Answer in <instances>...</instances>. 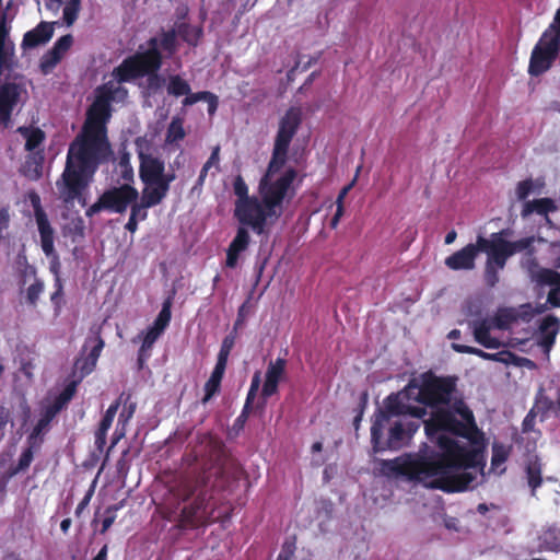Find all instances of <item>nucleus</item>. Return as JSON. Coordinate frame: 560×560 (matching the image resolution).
<instances>
[{
  "label": "nucleus",
  "instance_id": "nucleus-47",
  "mask_svg": "<svg viewBox=\"0 0 560 560\" xmlns=\"http://www.w3.org/2000/svg\"><path fill=\"white\" fill-rule=\"evenodd\" d=\"M147 78V90L150 94H155L163 86L165 80L159 72H152Z\"/></svg>",
  "mask_w": 560,
  "mask_h": 560
},
{
  "label": "nucleus",
  "instance_id": "nucleus-42",
  "mask_svg": "<svg viewBox=\"0 0 560 560\" xmlns=\"http://www.w3.org/2000/svg\"><path fill=\"white\" fill-rule=\"evenodd\" d=\"M80 11V0H70L63 8V21L67 25H72Z\"/></svg>",
  "mask_w": 560,
  "mask_h": 560
},
{
  "label": "nucleus",
  "instance_id": "nucleus-25",
  "mask_svg": "<svg viewBox=\"0 0 560 560\" xmlns=\"http://www.w3.org/2000/svg\"><path fill=\"white\" fill-rule=\"evenodd\" d=\"M166 195L167 192L163 186L150 185L143 188L140 200L143 202V206L152 208L160 205Z\"/></svg>",
  "mask_w": 560,
  "mask_h": 560
},
{
  "label": "nucleus",
  "instance_id": "nucleus-54",
  "mask_svg": "<svg viewBox=\"0 0 560 560\" xmlns=\"http://www.w3.org/2000/svg\"><path fill=\"white\" fill-rule=\"evenodd\" d=\"M485 281L489 287H494L499 282V270L498 268H495V266H490V264H486Z\"/></svg>",
  "mask_w": 560,
  "mask_h": 560
},
{
  "label": "nucleus",
  "instance_id": "nucleus-44",
  "mask_svg": "<svg viewBox=\"0 0 560 560\" xmlns=\"http://www.w3.org/2000/svg\"><path fill=\"white\" fill-rule=\"evenodd\" d=\"M55 291L50 295V301L57 312L60 311L63 304V284L60 277L55 278Z\"/></svg>",
  "mask_w": 560,
  "mask_h": 560
},
{
  "label": "nucleus",
  "instance_id": "nucleus-17",
  "mask_svg": "<svg viewBox=\"0 0 560 560\" xmlns=\"http://www.w3.org/2000/svg\"><path fill=\"white\" fill-rule=\"evenodd\" d=\"M250 225H242L236 230V234L226 249L225 265L229 268H235L241 253L247 249L250 243V235L248 232Z\"/></svg>",
  "mask_w": 560,
  "mask_h": 560
},
{
  "label": "nucleus",
  "instance_id": "nucleus-31",
  "mask_svg": "<svg viewBox=\"0 0 560 560\" xmlns=\"http://www.w3.org/2000/svg\"><path fill=\"white\" fill-rule=\"evenodd\" d=\"M191 91L189 83L184 80L180 75H171L167 84V93L175 97L189 94Z\"/></svg>",
  "mask_w": 560,
  "mask_h": 560
},
{
  "label": "nucleus",
  "instance_id": "nucleus-59",
  "mask_svg": "<svg viewBox=\"0 0 560 560\" xmlns=\"http://www.w3.org/2000/svg\"><path fill=\"white\" fill-rule=\"evenodd\" d=\"M162 332L159 330H155V328L150 327L142 340V343L144 345V348H152L156 339L160 337Z\"/></svg>",
  "mask_w": 560,
  "mask_h": 560
},
{
  "label": "nucleus",
  "instance_id": "nucleus-61",
  "mask_svg": "<svg viewBox=\"0 0 560 560\" xmlns=\"http://www.w3.org/2000/svg\"><path fill=\"white\" fill-rule=\"evenodd\" d=\"M278 385H279V383L265 378V383H264L262 389H261V396L264 398L271 397L272 395H275L278 392Z\"/></svg>",
  "mask_w": 560,
  "mask_h": 560
},
{
  "label": "nucleus",
  "instance_id": "nucleus-23",
  "mask_svg": "<svg viewBox=\"0 0 560 560\" xmlns=\"http://www.w3.org/2000/svg\"><path fill=\"white\" fill-rule=\"evenodd\" d=\"M525 478L530 488L532 495L542 485V463L537 455L527 458L524 467Z\"/></svg>",
  "mask_w": 560,
  "mask_h": 560
},
{
  "label": "nucleus",
  "instance_id": "nucleus-18",
  "mask_svg": "<svg viewBox=\"0 0 560 560\" xmlns=\"http://www.w3.org/2000/svg\"><path fill=\"white\" fill-rule=\"evenodd\" d=\"M534 278L539 284L552 287L548 293L547 302L552 307H560V272L548 268H540Z\"/></svg>",
  "mask_w": 560,
  "mask_h": 560
},
{
  "label": "nucleus",
  "instance_id": "nucleus-6",
  "mask_svg": "<svg viewBox=\"0 0 560 560\" xmlns=\"http://www.w3.org/2000/svg\"><path fill=\"white\" fill-rule=\"evenodd\" d=\"M162 66L150 54L137 50L113 69L112 78L117 84L132 83L152 72H159Z\"/></svg>",
  "mask_w": 560,
  "mask_h": 560
},
{
  "label": "nucleus",
  "instance_id": "nucleus-13",
  "mask_svg": "<svg viewBox=\"0 0 560 560\" xmlns=\"http://www.w3.org/2000/svg\"><path fill=\"white\" fill-rule=\"evenodd\" d=\"M21 86L14 82H5L0 85V124L8 127L12 113L21 96Z\"/></svg>",
  "mask_w": 560,
  "mask_h": 560
},
{
  "label": "nucleus",
  "instance_id": "nucleus-21",
  "mask_svg": "<svg viewBox=\"0 0 560 560\" xmlns=\"http://www.w3.org/2000/svg\"><path fill=\"white\" fill-rule=\"evenodd\" d=\"M469 325L472 328L476 342L480 346L487 349H499L502 346L501 341L490 334L493 326L490 319L474 320Z\"/></svg>",
  "mask_w": 560,
  "mask_h": 560
},
{
  "label": "nucleus",
  "instance_id": "nucleus-52",
  "mask_svg": "<svg viewBox=\"0 0 560 560\" xmlns=\"http://www.w3.org/2000/svg\"><path fill=\"white\" fill-rule=\"evenodd\" d=\"M533 180L530 178L522 180L517 184L516 195L520 200H525L533 190Z\"/></svg>",
  "mask_w": 560,
  "mask_h": 560
},
{
  "label": "nucleus",
  "instance_id": "nucleus-35",
  "mask_svg": "<svg viewBox=\"0 0 560 560\" xmlns=\"http://www.w3.org/2000/svg\"><path fill=\"white\" fill-rule=\"evenodd\" d=\"M121 404L124 405V408L119 413L118 423L126 425L136 412L137 402L131 399L130 393H125Z\"/></svg>",
  "mask_w": 560,
  "mask_h": 560
},
{
  "label": "nucleus",
  "instance_id": "nucleus-30",
  "mask_svg": "<svg viewBox=\"0 0 560 560\" xmlns=\"http://www.w3.org/2000/svg\"><path fill=\"white\" fill-rule=\"evenodd\" d=\"M177 31L175 28H171L167 31H163L160 37V47L161 51H165L167 57H172L176 54L178 49L177 45Z\"/></svg>",
  "mask_w": 560,
  "mask_h": 560
},
{
  "label": "nucleus",
  "instance_id": "nucleus-19",
  "mask_svg": "<svg viewBox=\"0 0 560 560\" xmlns=\"http://www.w3.org/2000/svg\"><path fill=\"white\" fill-rule=\"evenodd\" d=\"M560 330V319L555 315L544 317L538 327L537 343L549 352L556 342V337Z\"/></svg>",
  "mask_w": 560,
  "mask_h": 560
},
{
  "label": "nucleus",
  "instance_id": "nucleus-62",
  "mask_svg": "<svg viewBox=\"0 0 560 560\" xmlns=\"http://www.w3.org/2000/svg\"><path fill=\"white\" fill-rule=\"evenodd\" d=\"M176 178L175 173L162 172V175L156 180L155 185L163 186L164 190L168 192L171 183Z\"/></svg>",
  "mask_w": 560,
  "mask_h": 560
},
{
  "label": "nucleus",
  "instance_id": "nucleus-53",
  "mask_svg": "<svg viewBox=\"0 0 560 560\" xmlns=\"http://www.w3.org/2000/svg\"><path fill=\"white\" fill-rule=\"evenodd\" d=\"M118 509H119L118 505H112L106 509L107 515L102 521L101 534H105L110 528V526L114 524L115 518H116L114 512H116Z\"/></svg>",
  "mask_w": 560,
  "mask_h": 560
},
{
  "label": "nucleus",
  "instance_id": "nucleus-4",
  "mask_svg": "<svg viewBox=\"0 0 560 560\" xmlns=\"http://www.w3.org/2000/svg\"><path fill=\"white\" fill-rule=\"evenodd\" d=\"M273 174H270L272 176ZM269 175H265L259 185L261 199L260 207L264 215L262 222L258 228H253V232L262 235L268 232V226L272 225L281 217V206L287 192L296 177L294 168H288L278 179L268 183Z\"/></svg>",
  "mask_w": 560,
  "mask_h": 560
},
{
  "label": "nucleus",
  "instance_id": "nucleus-50",
  "mask_svg": "<svg viewBox=\"0 0 560 560\" xmlns=\"http://www.w3.org/2000/svg\"><path fill=\"white\" fill-rule=\"evenodd\" d=\"M33 457H34V454H33V450H32V445H31L30 447L25 448L22 452L14 472L26 470L30 467V465L33 460Z\"/></svg>",
  "mask_w": 560,
  "mask_h": 560
},
{
  "label": "nucleus",
  "instance_id": "nucleus-22",
  "mask_svg": "<svg viewBox=\"0 0 560 560\" xmlns=\"http://www.w3.org/2000/svg\"><path fill=\"white\" fill-rule=\"evenodd\" d=\"M164 171L165 165L162 160L151 155L141 156L139 176L145 186L155 185Z\"/></svg>",
  "mask_w": 560,
  "mask_h": 560
},
{
  "label": "nucleus",
  "instance_id": "nucleus-15",
  "mask_svg": "<svg viewBox=\"0 0 560 560\" xmlns=\"http://www.w3.org/2000/svg\"><path fill=\"white\" fill-rule=\"evenodd\" d=\"M478 253H480V249L477 238L475 244H468L446 257L445 266L451 270H471L475 268V261Z\"/></svg>",
  "mask_w": 560,
  "mask_h": 560
},
{
  "label": "nucleus",
  "instance_id": "nucleus-7",
  "mask_svg": "<svg viewBox=\"0 0 560 560\" xmlns=\"http://www.w3.org/2000/svg\"><path fill=\"white\" fill-rule=\"evenodd\" d=\"M233 191L236 196L233 217L242 225L258 228L264 220L260 200L256 196L248 195V186L242 175H237L233 182Z\"/></svg>",
  "mask_w": 560,
  "mask_h": 560
},
{
  "label": "nucleus",
  "instance_id": "nucleus-24",
  "mask_svg": "<svg viewBox=\"0 0 560 560\" xmlns=\"http://www.w3.org/2000/svg\"><path fill=\"white\" fill-rule=\"evenodd\" d=\"M557 210L555 201L550 198H539L532 201H527L522 210V215L527 217L533 212L541 215H547L549 212Z\"/></svg>",
  "mask_w": 560,
  "mask_h": 560
},
{
  "label": "nucleus",
  "instance_id": "nucleus-9",
  "mask_svg": "<svg viewBox=\"0 0 560 560\" xmlns=\"http://www.w3.org/2000/svg\"><path fill=\"white\" fill-rule=\"evenodd\" d=\"M28 200L34 210V218L40 237V247L43 253L51 258L50 271L55 278L59 276V257L55 250V231L48 220L47 213L42 206V200L36 191L28 192Z\"/></svg>",
  "mask_w": 560,
  "mask_h": 560
},
{
  "label": "nucleus",
  "instance_id": "nucleus-2",
  "mask_svg": "<svg viewBox=\"0 0 560 560\" xmlns=\"http://www.w3.org/2000/svg\"><path fill=\"white\" fill-rule=\"evenodd\" d=\"M189 470L180 474L170 486L177 505L184 504L178 526L199 527L210 523V505L215 482L225 481V446L211 434H202L192 451L185 456Z\"/></svg>",
  "mask_w": 560,
  "mask_h": 560
},
{
  "label": "nucleus",
  "instance_id": "nucleus-51",
  "mask_svg": "<svg viewBox=\"0 0 560 560\" xmlns=\"http://www.w3.org/2000/svg\"><path fill=\"white\" fill-rule=\"evenodd\" d=\"M11 222V214L8 207H0V241L4 237Z\"/></svg>",
  "mask_w": 560,
  "mask_h": 560
},
{
  "label": "nucleus",
  "instance_id": "nucleus-32",
  "mask_svg": "<svg viewBox=\"0 0 560 560\" xmlns=\"http://www.w3.org/2000/svg\"><path fill=\"white\" fill-rule=\"evenodd\" d=\"M43 171V155L30 156L23 165V174L32 180H37L42 177Z\"/></svg>",
  "mask_w": 560,
  "mask_h": 560
},
{
  "label": "nucleus",
  "instance_id": "nucleus-26",
  "mask_svg": "<svg viewBox=\"0 0 560 560\" xmlns=\"http://www.w3.org/2000/svg\"><path fill=\"white\" fill-rule=\"evenodd\" d=\"M225 370L214 368L209 380L205 384V396L202 404L208 402L220 390L221 382L224 376Z\"/></svg>",
  "mask_w": 560,
  "mask_h": 560
},
{
  "label": "nucleus",
  "instance_id": "nucleus-57",
  "mask_svg": "<svg viewBox=\"0 0 560 560\" xmlns=\"http://www.w3.org/2000/svg\"><path fill=\"white\" fill-rule=\"evenodd\" d=\"M185 95H186V97L183 100V105L191 106V105L196 104L197 102L203 101L206 98V96L209 95V91H201V92H197V93H191V91H190L189 94H185Z\"/></svg>",
  "mask_w": 560,
  "mask_h": 560
},
{
  "label": "nucleus",
  "instance_id": "nucleus-37",
  "mask_svg": "<svg viewBox=\"0 0 560 560\" xmlns=\"http://www.w3.org/2000/svg\"><path fill=\"white\" fill-rule=\"evenodd\" d=\"M125 397V392H122L118 399L115 400L106 410L105 415L103 416L101 422H100V425L98 428L103 429V430H109V428L112 427V423L114 421V418L121 405V401H122V398Z\"/></svg>",
  "mask_w": 560,
  "mask_h": 560
},
{
  "label": "nucleus",
  "instance_id": "nucleus-46",
  "mask_svg": "<svg viewBox=\"0 0 560 560\" xmlns=\"http://www.w3.org/2000/svg\"><path fill=\"white\" fill-rule=\"evenodd\" d=\"M148 48L142 50L144 54H150L153 59L163 65V54L160 47V39L158 37H151L147 42Z\"/></svg>",
  "mask_w": 560,
  "mask_h": 560
},
{
  "label": "nucleus",
  "instance_id": "nucleus-11",
  "mask_svg": "<svg viewBox=\"0 0 560 560\" xmlns=\"http://www.w3.org/2000/svg\"><path fill=\"white\" fill-rule=\"evenodd\" d=\"M416 382L409 384L398 393H392L384 399L383 408L374 413V420L390 422L394 417L406 416L410 400L415 401Z\"/></svg>",
  "mask_w": 560,
  "mask_h": 560
},
{
  "label": "nucleus",
  "instance_id": "nucleus-28",
  "mask_svg": "<svg viewBox=\"0 0 560 560\" xmlns=\"http://www.w3.org/2000/svg\"><path fill=\"white\" fill-rule=\"evenodd\" d=\"M177 33L184 42L196 47L203 35V31L199 26H192L188 23H180Z\"/></svg>",
  "mask_w": 560,
  "mask_h": 560
},
{
  "label": "nucleus",
  "instance_id": "nucleus-10",
  "mask_svg": "<svg viewBox=\"0 0 560 560\" xmlns=\"http://www.w3.org/2000/svg\"><path fill=\"white\" fill-rule=\"evenodd\" d=\"M408 442L402 421L380 422V420H373L371 444L374 453H381L386 450L398 451L407 445Z\"/></svg>",
  "mask_w": 560,
  "mask_h": 560
},
{
  "label": "nucleus",
  "instance_id": "nucleus-3",
  "mask_svg": "<svg viewBox=\"0 0 560 560\" xmlns=\"http://www.w3.org/2000/svg\"><path fill=\"white\" fill-rule=\"evenodd\" d=\"M112 107L94 101L86 110L80 132L69 144L66 165L56 182L59 198L65 203L80 200L102 164L114 155L107 135Z\"/></svg>",
  "mask_w": 560,
  "mask_h": 560
},
{
  "label": "nucleus",
  "instance_id": "nucleus-12",
  "mask_svg": "<svg viewBox=\"0 0 560 560\" xmlns=\"http://www.w3.org/2000/svg\"><path fill=\"white\" fill-rule=\"evenodd\" d=\"M105 346L98 327L92 336L85 339L81 357L74 362V368L80 372V380L92 373Z\"/></svg>",
  "mask_w": 560,
  "mask_h": 560
},
{
  "label": "nucleus",
  "instance_id": "nucleus-34",
  "mask_svg": "<svg viewBox=\"0 0 560 560\" xmlns=\"http://www.w3.org/2000/svg\"><path fill=\"white\" fill-rule=\"evenodd\" d=\"M285 366V359L277 358L275 361H270L266 371V380L279 383L284 375Z\"/></svg>",
  "mask_w": 560,
  "mask_h": 560
},
{
  "label": "nucleus",
  "instance_id": "nucleus-40",
  "mask_svg": "<svg viewBox=\"0 0 560 560\" xmlns=\"http://www.w3.org/2000/svg\"><path fill=\"white\" fill-rule=\"evenodd\" d=\"M535 237L528 236L524 237L514 242L508 241V246L511 252V256H513L516 253L525 250L526 253H529L532 249H534Z\"/></svg>",
  "mask_w": 560,
  "mask_h": 560
},
{
  "label": "nucleus",
  "instance_id": "nucleus-55",
  "mask_svg": "<svg viewBox=\"0 0 560 560\" xmlns=\"http://www.w3.org/2000/svg\"><path fill=\"white\" fill-rule=\"evenodd\" d=\"M535 248L532 249L529 253H525L523 258V266H525L530 273L534 275L535 270L538 269L539 265L537 261V258L535 257Z\"/></svg>",
  "mask_w": 560,
  "mask_h": 560
},
{
  "label": "nucleus",
  "instance_id": "nucleus-39",
  "mask_svg": "<svg viewBox=\"0 0 560 560\" xmlns=\"http://www.w3.org/2000/svg\"><path fill=\"white\" fill-rule=\"evenodd\" d=\"M44 282L35 278L34 282L26 289V303L31 306H36L40 294L44 292Z\"/></svg>",
  "mask_w": 560,
  "mask_h": 560
},
{
  "label": "nucleus",
  "instance_id": "nucleus-43",
  "mask_svg": "<svg viewBox=\"0 0 560 560\" xmlns=\"http://www.w3.org/2000/svg\"><path fill=\"white\" fill-rule=\"evenodd\" d=\"M452 349L454 351H456L457 353L474 354L483 360H487V361L490 360V353L486 352L479 348L454 342V343H452Z\"/></svg>",
  "mask_w": 560,
  "mask_h": 560
},
{
  "label": "nucleus",
  "instance_id": "nucleus-41",
  "mask_svg": "<svg viewBox=\"0 0 560 560\" xmlns=\"http://www.w3.org/2000/svg\"><path fill=\"white\" fill-rule=\"evenodd\" d=\"M96 102L104 103L105 106L112 107V102H114L113 94V83L107 82L96 89Z\"/></svg>",
  "mask_w": 560,
  "mask_h": 560
},
{
  "label": "nucleus",
  "instance_id": "nucleus-20",
  "mask_svg": "<svg viewBox=\"0 0 560 560\" xmlns=\"http://www.w3.org/2000/svg\"><path fill=\"white\" fill-rule=\"evenodd\" d=\"M54 23L42 21L33 30L26 32L22 39L23 49H32L48 43L54 35Z\"/></svg>",
  "mask_w": 560,
  "mask_h": 560
},
{
  "label": "nucleus",
  "instance_id": "nucleus-58",
  "mask_svg": "<svg viewBox=\"0 0 560 560\" xmlns=\"http://www.w3.org/2000/svg\"><path fill=\"white\" fill-rule=\"evenodd\" d=\"M508 451L503 446L494 445L492 450V464L500 465L508 459Z\"/></svg>",
  "mask_w": 560,
  "mask_h": 560
},
{
  "label": "nucleus",
  "instance_id": "nucleus-49",
  "mask_svg": "<svg viewBox=\"0 0 560 560\" xmlns=\"http://www.w3.org/2000/svg\"><path fill=\"white\" fill-rule=\"evenodd\" d=\"M130 207V215L136 218L138 221H144L148 217L147 209H149L147 206H143V202L141 200L132 201Z\"/></svg>",
  "mask_w": 560,
  "mask_h": 560
},
{
  "label": "nucleus",
  "instance_id": "nucleus-5",
  "mask_svg": "<svg viewBox=\"0 0 560 560\" xmlns=\"http://www.w3.org/2000/svg\"><path fill=\"white\" fill-rule=\"evenodd\" d=\"M302 119L301 108L294 106L290 107L280 118L267 175L280 172L285 165L290 144L302 124Z\"/></svg>",
  "mask_w": 560,
  "mask_h": 560
},
{
  "label": "nucleus",
  "instance_id": "nucleus-14",
  "mask_svg": "<svg viewBox=\"0 0 560 560\" xmlns=\"http://www.w3.org/2000/svg\"><path fill=\"white\" fill-rule=\"evenodd\" d=\"M73 37L66 34L57 39L54 46L40 58L39 68L44 74H48L60 62L63 55L71 48Z\"/></svg>",
  "mask_w": 560,
  "mask_h": 560
},
{
  "label": "nucleus",
  "instance_id": "nucleus-64",
  "mask_svg": "<svg viewBox=\"0 0 560 560\" xmlns=\"http://www.w3.org/2000/svg\"><path fill=\"white\" fill-rule=\"evenodd\" d=\"M107 431L108 430H103L101 428H98L95 432V446L96 448L102 452L105 444H106V436H107Z\"/></svg>",
  "mask_w": 560,
  "mask_h": 560
},
{
  "label": "nucleus",
  "instance_id": "nucleus-38",
  "mask_svg": "<svg viewBox=\"0 0 560 560\" xmlns=\"http://www.w3.org/2000/svg\"><path fill=\"white\" fill-rule=\"evenodd\" d=\"M186 133L183 127V122L179 118H174L168 125L166 131V141L170 143L180 141L185 138Z\"/></svg>",
  "mask_w": 560,
  "mask_h": 560
},
{
  "label": "nucleus",
  "instance_id": "nucleus-1",
  "mask_svg": "<svg viewBox=\"0 0 560 560\" xmlns=\"http://www.w3.org/2000/svg\"><path fill=\"white\" fill-rule=\"evenodd\" d=\"M457 381L454 375L438 376L432 372L421 375V384L416 383L415 401L436 408L424 421V431L430 440L436 435L440 452L383 459L380 464L383 475L405 477L448 493L464 491L475 480V475L466 470L483 464L486 439L464 399L452 402Z\"/></svg>",
  "mask_w": 560,
  "mask_h": 560
},
{
  "label": "nucleus",
  "instance_id": "nucleus-27",
  "mask_svg": "<svg viewBox=\"0 0 560 560\" xmlns=\"http://www.w3.org/2000/svg\"><path fill=\"white\" fill-rule=\"evenodd\" d=\"M19 132L26 139L25 150L34 151L45 141V132L39 128L20 127Z\"/></svg>",
  "mask_w": 560,
  "mask_h": 560
},
{
  "label": "nucleus",
  "instance_id": "nucleus-45",
  "mask_svg": "<svg viewBox=\"0 0 560 560\" xmlns=\"http://www.w3.org/2000/svg\"><path fill=\"white\" fill-rule=\"evenodd\" d=\"M517 360H518V357L515 353H513L509 350H502V351H499L495 353H490L489 361L500 362V363H504V364L509 365V364H516Z\"/></svg>",
  "mask_w": 560,
  "mask_h": 560
},
{
  "label": "nucleus",
  "instance_id": "nucleus-36",
  "mask_svg": "<svg viewBox=\"0 0 560 560\" xmlns=\"http://www.w3.org/2000/svg\"><path fill=\"white\" fill-rule=\"evenodd\" d=\"M79 381H71L66 385L61 393L55 398L54 402L57 405V409H62L73 398L77 393Z\"/></svg>",
  "mask_w": 560,
  "mask_h": 560
},
{
  "label": "nucleus",
  "instance_id": "nucleus-16",
  "mask_svg": "<svg viewBox=\"0 0 560 560\" xmlns=\"http://www.w3.org/2000/svg\"><path fill=\"white\" fill-rule=\"evenodd\" d=\"M506 231L492 233L490 238H486L481 235L478 236V245L480 252L487 253L490 258H501L508 260L511 257V252L508 246V241L502 236Z\"/></svg>",
  "mask_w": 560,
  "mask_h": 560
},
{
  "label": "nucleus",
  "instance_id": "nucleus-8",
  "mask_svg": "<svg viewBox=\"0 0 560 560\" xmlns=\"http://www.w3.org/2000/svg\"><path fill=\"white\" fill-rule=\"evenodd\" d=\"M139 199V192L131 184L124 183L113 186L103 191L97 200L91 205L85 214L92 217L101 211L124 213L132 203Z\"/></svg>",
  "mask_w": 560,
  "mask_h": 560
},
{
  "label": "nucleus",
  "instance_id": "nucleus-33",
  "mask_svg": "<svg viewBox=\"0 0 560 560\" xmlns=\"http://www.w3.org/2000/svg\"><path fill=\"white\" fill-rule=\"evenodd\" d=\"M171 308H172V298H167L163 302L162 308L153 323L152 327L155 328V330L163 332L165 330V328L168 326L171 318H172Z\"/></svg>",
  "mask_w": 560,
  "mask_h": 560
},
{
  "label": "nucleus",
  "instance_id": "nucleus-48",
  "mask_svg": "<svg viewBox=\"0 0 560 560\" xmlns=\"http://www.w3.org/2000/svg\"><path fill=\"white\" fill-rule=\"evenodd\" d=\"M14 46L12 43L9 45H0V75L4 68H10V57L13 55Z\"/></svg>",
  "mask_w": 560,
  "mask_h": 560
},
{
  "label": "nucleus",
  "instance_id": "nucleus-63",
  "mask_svg": "<svg viewBox=\"0 0 560 560\" xmlns=\"http://www.w3.org/2000/svg\"><path fill=\"white\" fill-rule=\"evenodd\" d=\"M10 30L11 27L7 22V15L3 14L0 20V45H7Z\"/></svg>",
  "mask_w": 560,
  "mask_h": 560
},
{
  "label": "nucleus",
  "instance_id": "nucleus-29",
  "mask_svg": "<svg viewBox=\"0 0 560 560\" xmlns=\"http://www.w3.org/2000/svg\"><path fill=\"white\" fill-rule=\"evenodd\" d=\"M219 162H220V145H215L212 149L209 159L207 160V162L201 167V171L199 173V176H198V179L196 182V185H195L194 189H197V188H200V187L203 186L205 180H206L207 175H208V172H209V170L211 167L214 166L218 171L220 170Z\"/></svg>",
  "mask_w": 560,
  "mask_h": 560
},
{
  "label": "nucleus",
  "instance_id": "nucleus-56",
  "mask_svg": "<svg viewBox=\"0 0 560 560\" xmlns=\"http://www.w3.org/2000/svg\"><path fill=\"white\" fill-rule=\"evenodd\" d=\"M49 427V423L46 422V420L39 418L35 427L33 428V431L31 432L28 436L30 443L33 445L34 441Z\"/></svg>",
  "mask_w": 560,
  "mask_h": 560
},
{
  "label": "nucleus",
  "instance_id": "nucleus-60",
  "mask_svg": "<svg viewBox=\"0 0 560 560\" xmlns=\"http://www.w3.org/2000/svg\"><path fill=\"white\" fill-rule=\"evenodd\" d=\"M94 494V487L92 486L88 492L85 493V495L83 497V499L80 501V503L78 504L77 509H75V516L77 517H80L82 512L86 509V506L90 504V501L92 499Z\"/></svg>",
  "mask_w": 560,
  "mask_h": 560
}]
</instances>
